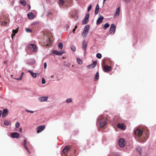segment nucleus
<instances>
[{"label":"nucleus","mask_w":156,"mask_h":156,"mask_svg":"<svg viewBox=\"0 0 156 156\" xmlns=\"http://www.w3.org/2000/svg\"><path fill=\"white\" fill-rule=\"evenodd\" d=\"M137 139L140 142H144L148 138V130L145 129L144 130L137 129L134 132Z\"/></svg>","instance_id":"nucleus-1"},{"label":"nucleus","mask_w":156,"mask_h":156,"mask_svg":"<svg viewBox=\"0 0 156 156\" xmlns=\"http://www.w3.org/2000/svg\"><path fill=\"white\" fill-rule=\"evenodd\" d=\"M100 126L101 127H103L107 123V120L105 117H100L99 118Z\"/></svg>","instance_id":"nucleus-2"},{"label":"nucleus","mask_w":156,"mask_h":156,"mask_svg":"<svg viewBox=\"0 0 156 156\" xmlns=\"http://www.w3.org/2000/svg\"><path fill=\"white\" fill-rule=\"evenodd\" d=\"M90 27L89 25H87L85 26L82 35L83 37L85 38L87 36L89 32Z\"/></svg>","instance_id":"nucleus-3"},{"label":"nucleus","mask_w":156,"mask_h":156,"mask_svg":"<svg viewBox=\"0 0 156 156\" xmlns=\"http://www.w3.org/2000/svg\"><path fill=\"white\" fill-rule=\"evenodd\" d=\"M28 48L30 50L33 52L36 51L37 50V46L34 44H29L28 45Z\"/></svg>","instance_id":"nucleus-4"},{"label":"nucleus","mask_w":156,"mask_h":156,"mask_svg":"<svg viewBox=\"0 0 156 156\" xmlns=\"http://www.w3.org/2000/svg\"><path fill=\"white\" fill-rule=\"evenodd\" d=\"M9 111L7 108L4 109L3 111H0V116L2 115V116L3 118H4L8 114Z\"/></svg>","instance_id":"nucleus-5"},{"label":"nucleus","mask_w":156,"mask_h":156,"mask_svg":"<svg viewBox=\"0 0 156 156\" xmlns=\"http://www.w3.org/2000/svg\"><path fill=\"white\" fill-rule=\"evenodd\" d=\"M119 144L121 147H123L126 144V142L123 138H121L119 140Z\"/></svg>","instance_id":"nucleus-6"},{"label":"nucleus","mask_w":156,"mask_h":156,"mask_svg":"<svg viewBox=\"0 0 156 156\" xmlns=\"http://www.w3.org/2000/svg\"><path fill=\"white\" fill-rule=\"evenodd\" d=\"M89 17V14H87L85 16V18L82 21V23L83 24H85L88 23V19Z\"/></svg>","instance_id":"nucleus-7"},{"label":"nucleus","mask_w":156,"mask_h":156,"mask_svg":"<svg viewBox=\"0 0 156 156\" xmlns=\"http://www.w3.org/2000/svg\"><path fill=\"white\" fill-rule=\"evenodd\" d=\"M45 128V126L44 125H41L38 126L36 129L37 133H39L43 131L44 129Z\"/></svg>","instance_id":"nucleus-8"},{"label":"nucleus","mask_w":156,"mask_h":156,"mask_svg":"<svg viewBox=\"0 0 156 156\" xmlns=\"http://www.w3.org/2000/svg\"><path fill=\"white\" fill-rule=\"evenodd\" d=\"M116 26L114 24H112L111 25L110 28V34H113L115 31Z\"/></svg>","instance_id":"nucleus-9"},{"label":"nucleus","mask_w":156,"mask_h":156,"mask_svg":"<svg viewBox=\"0 0 156 156\" xmlns=\"http://www.w3.org/2000/svg\"><path fill=\"white\" fill-rule=\"evenodd\" d=\"M104 69L105 72H107L112 71V69L110 66H105L104 67Z\"/></svg>","instance_id":"nucleus-10"},{"label":"nucleus","mask_w":156,"mask_h":156,"mask_svg":"<svg viewBox=\"0 0 156 156\" xmlns=\"http://www.w3.org/2000/svg\"><path fill=\"white\" fill-rule=\"evenodd\" d=\"M117 127L122 130H125L126 129V126L123 123H118Z\"/></svg>","instance_id":"nucleus-11"},{"label":"nucleus","mask_w":156,"mask_h":156,"mask_svg":"<svg viewBox=\"0 0 156 156\" xmlns=\"http://www.w3.org/2000/svg\"><path fill=\"white\" fill-rule=\"evenodd\" d=\"M20 136V134L14 132L11 133V136L12 138H17Z\"/></svg>","instance_id":"nucleus-12"},{"label":"nucleus","mask_w":156,"mask_h":156,"mask_svg":"<svg viewBox=\"0 0 156 156\" xmlns=\"http://www.w3.org/2000/svg\"><path fill=\"white\" fill-rule=\"evenodd\" d=\"M104 19V17L102 16H101L100 17H99L97 20V24L98 25L101 23L102 22Z\"/></svg>","instance_id":"nucleus-13"},{"label":"nucleus","mask_w":156,"mask_h":156,"mask_svg":"<svg viewBox=\"0 0 156 156\" xmlns=\"http://www.w3.org/2000/svg\"><path fill=\"white\" fill-rule=\"evenodd\" d=\"M54 54L57 55H61L65 53L64 51H58L54 50L53 51Z\"/></svg>","instance_id":"nucleus-14"},{"label":"nucleus","mask_w":156,"mask_h":156,"mask_svg":"<svg viewBox=\"0 0 156 156\" xmlns=\"http://www.w3.org/2000/svg\"><path fill=\"white\" fill-rule=\"evenodd\" d=\"M27 139H25L24 140V144H23L24 147L25 149L30 154V151H29L27 147Z\"/></svg>","instance_id":"nucleus-15"},{"label":"nucleus","mask_w":156,"mask_h":156,"mask_svg":"<svg viewBox=\"0 0 156 156\" xmlns=\"http://www.w3.org/2000/svg\"><path fill=\"white\" fill-rule=\"evenodd\" d=\"M120 12V7H119L118 8L116 9V11L115 12V13L114 15V17L115 16H119V13Z\"/></svg>","instance_id":"nucleus-16"},{"label":"nucleus","mask_w":156,"mask_h":156,"mask_svg":"<svg viewBox=\"0 0 156 156\" xmlns=\"http://www.w3.org/2000/svg\"><path fill=\"white\" fill-rule=\"evenodd\" d=\"M82 46L83 48L84 49V50H85L86 49L87 44L85 41H83Z\"/></svg>","instance_id":"nucleus-17"},{"label":"nucleus","mask_w":156,"mask_h":156,"mask_svg":"<svg viewBox=\"0 0 156 156\" xmlns=\"http://www.w3.org/2000/svg\"><path fill=\"white\" fill-rule=\"evenodd\" d=\"M48 98L47 97H40L38 98V100L41 102H43L46 101Z\"/></svg>","instance_id":"nucleus-18"},{"label":"nucleus","mask_w":156,"mask_h":156,"mask_svg":"<svg viewBox=\"0 0 156 156\" xmlns=\"http://www.w3.org/2000/svg\"><path fill=\"white\" fill-rule=\"evenodd\" d=\"M28 18L30 19H32L34 18V15L32 12H29L27 14Z\"/></svg>","instance_id":"nucleus-19"},{"label":"nucleus","mask_w":156,"mask_h":156,"mask_svg":"<svg viewBox=\"0 0 156 156\" xmlns=\"http://www.w3.org/2000/svg\"><path fill=\"white\" fill-rule=\"evenodd\" d=\"M70 149V147L69 146H66L65 147L62 151V152L63 153H65L67 151L69 150Z\"/></svg>","instance_id":"nucleus-20"},{"label":"nucleus","mask_w":156,"mask_h":156,"mask_svg":"<svg viewBox=\"0 0 156 156\" xmlns=\"http://www.w3.org/2000/svg\"><path fill=\"white\" fill-rule=\"evenodd\" d=\"M28 72L30 73L32 76L34 78H36L37 77L36 73H33V72L31 70L28 71Z\"/></svg>","instance_id":"nucleus-21"},{"label":"nucleus","mask_w":156,"mask_h":156,"mask_svg":"<svg viewBox=\"0 0 156 156\" xmlns=\"http://www.w3.org/2000/svg\"><path fill=\"white\" fill-rule=\"evenodd\" d=\"M18 30L17 29L16 30H12V33L11 34L12 38H13V37L15 36L16 33H17Z\"/></svg>","instance_id":"nucleus-22"},{"label":"nucleus","mask_w":156,"mask_h":156,"mask_svg":"<svg viewBox=\"0 0 156 156\" xmlns=\"http://www.w3.org/2000/svg\"><path fill=\"white\" fill-rule=\"evenodd\" d=\"M24 75V73L22 72L21 73V75H20V77L19 78L16 79L17 80H22L23 78V76Z\"/></svg>","instance_id":"nucleus-23"},{"label":"nucleus","mask_w":156,"mask_h":156,"mask_svg":"<svg viewBox=\"0 0 156 156\" xmlns=\"http://www.w3.org/2000/svg\"><path fill=\"white\" fill-rule=\"evenodd\" d=\"M10 123V122L9 120H5L4 121V124L6 126H9Z\"/></svg>","instance_id":"nucleus-24"},{"label":"nucleus","mask_w":156,"mask_h":156,"mask_svg":"<svg viewBox=\"0 0 156 156\" xmlns=\"http://www.w3.org/2000/svg\"><path fill=\"white\" fill-rule=\"evenodd\" d=\"M99 74L98 72L96 73L94 77V79L96 80H97L99 79Z\"/></svg>","instance_id":"nucleus-25"},{"label":"nucleus","mask_w":156,"mask_h":156,"mask_svg":"<svg viewBox=\"0 0 156 156\" xmlns=\"http://www.w3.org/2000/svg\"><path fill=\"white\" fill-rule=\"evenodd\" d=\"M20 3L21 4H22L23 6H25L26 4V2L24 0H22L20 1Z\"/></svg>","instance_id":"nucleus-26"},{"label":"nucleus","mask_w":156,"mask_h":156,"mask_svg":"<svg viewBox=\"0 0 156 156\" xmlns=\"http://www.w3.org/2000/svg\"><path fill=\"white\" fill-rule=\"evenodd\" d=\"M77 61L78 63L79 64H82L83 63L82 61L80 59V58H77Z\"/></svg>","instance_id":"nucleus-27"},{"label":"nucleus","mask_w":156,"mask_h":156,"mask_svg":"<svg viewBox=\"0 0 156 156\" xmlns=\"http://www.w3.org/2000/svg\"><path fill=\"white\" fill-rule=\"evenodd\" d=\"M110 26L109 24L107 23H105L104 26V28L105 30H106L107 28H108Z\"/></svg>","instance_id":"nucleus-28"},{"label":"nucleus","mask_w":156,"mask_h":156,"mask_svg":"<svg viewBox=\"0 0 156 156\" xmlns=\"http://www.w3.org/2000/svg\"><path fill=\"white\" fill-rule=\"evenodd\" d=\"M96 57L99 59H100L102 57V55L100 53H98L96 55Z\"/></svg>","instance_id":"nucleus-29"},{"label":"nucleus","mask_w":156,"mask_h":156,"mask_svg":"<svg viewBox=\"0 0 156 156\" xmlns=\"http://www.w3.org/2000/svg\"><path fill=\"white\" fill-rule=\"evenodd\" d=\"M58 47L59 48L61 49H62L63 48V44L62 43H60L58 44Z\"/></svg>","instance_id":"nucleus-30"},{"label":"nucleus","mask_w":156,"mask_h":156,"mask_svg":"<svg viewBox=\"0 0 156 156\" xmlns=\"http://www.w3.org/2000/svg\"><path fill=\"white\" fill-rule=\"evenodd\" d=\"M88 67L89 68H93L95 66H94V65L92 63L88 66Z\"/></svg>","instance_id":"nucleus-31"},{"label":"nucleus","mask_w":156,"mask_h":156,"mask_svg":"<svg viewBox=\"0 0 156 156\" xmlns=\"http://www.w3.org/2000/svg\"><path fill=\"white\" fill-rule=\"evenodd\" d=\"M26 31L27 32H32V30L28 28H27L26 29Z\"/></svg>","instance_id":"nucleus-32"},{"label":"nucleus","mask_w":156,"mask_h":156,"mask_svg":"<svg viewBox=\"0 0 156 156\" xmlns=\"http://www.w3.org/2000/svg\"><path fill=\"white\" fill-rule=\"evenodd\" d=\"M72 102V100L71 98L67 99L66 100V102L67 103H70Z\"/></svg>","instance_id":"nucleus-33"},{"label":"nucleus","mask_w":156,"mask_h":156,"mask_svg":"<svg viewBox=\"0 0 156 156\" xmlns=\"http://www.w3.org/2000/svg\"><path fill=\"white\" fill-rule=\"evenodd\" d=\"M20 126V123L18 122H16V124L15 126L17 128H18Z\"/></svg>","instance_id":"nucleus-34"},{"label":"nucleus","mask_w":156,"mask_h":156,"mask_svg":"<svg viewBox=\"0 0 156 156\" xmlns=\"http://www.w3.org/2000/svg\"><path fill=\"white\" fill-rule=\"evenodd\" d=\"M64 2L63 0H59V3L60 5H63Z\"/></svg>","instance_id":"nucleus-35"},{"label":"nucleus","mask_w":156,"mask_h":156,"mask_svg":"<svg viewBox=\"0 0 156 156\" xmlns=\"http://www.w3.org/2000/svg\"><path fill=\"white\" fill-rule=\"evenodd\" d=\"M71 49L73 51H76V48L74 46H72L71 47Z\"/></svg>","instance_id":"nucleus-36"},{"label":"nucleus","mask_w":156,"mask_h":156,"mask_svg":"<svg viewBox=\"0 0 156 156\" xmlns=\"http://www.w3.org/2000/svg\"><path fill=\"white\" fill-rule=\"evenodd\" d=\"M112 156H119V155L117 153H114L112 154Z\"/></svg>","instance_id":"nucleus-37"},{"label":"nucleus","mask_w":156,"mask_h":156,"mask_svg":"<svg viewBox=\"0 0 156 156\" xmlns=\"http://www.w3.org/2000/svg\"><path fill=\"white\" fill-rule=\"evenodd\" d=\"M73 17L74 18V19L76 20L78 18V15L77 14H76L75 15V16H73Z\"/></svg>","instance_id":"nucleus-38"},{"label":"nucleus","mask_w":156,"mask_h":156,"mask_svg":"<svg viewBox=\"0 0 156 156\" xmlns=\"http://www.w3.org/2000/svg\"><path fill=\"white\" fill-rule=\"evenodd\" d=\"M91 5H90L89 6L88 8V9H87L88 11V12L91 9Z\"/></svg>","instance_id":"nucleus-39"},{"label":"nucleus","mask_w":156,"mask_h":156,"mask_svg":"<svg viewBox=\"0 0 156 156\" xmlns=\"http://www.w3.org/2000/svg\"><path fill=\"white\" fill-rule=\"evenodd\" d=\"M7 23V22L4 21V22H2V25L3 26H5V25H6Z\"/></svg>","instance_id":"nucleus-40"},{"label":"nucleus","mask_w":156,"mask_h":156,"mask_svg":"<svg viewBox=\"0 0 156 156\" xmlns=\"http://www.w3.org/2000/svg\"><path fill=\"white\" fill-rule=\"evenodd\" d=\"M92 64L94 65V66H95L97 64V62L96 61H94L92 63Z\"/></svg>","instance_id":"nucleus-41"},{"label":"nucleus","mask_w":156,"mask_h":156,"mask_svg":"<svg viewBox=\"0 0 156 156\" xmlns=\"http://www.w3.org/2000/svg\"><path fill=\"white\" fill-rule=\"evenodd\" d=\"M42 83L43 84H44L45 83V81L44 78H43L42 81Z\"/></svg>","instance_id":"nucleus-42"},{"label":"nucleus","mask_w":156,"mask_h":156,"mask_svg":"<svg viewBox=\"0 0 156 156\" xmlns=\"http://www.w3.org/2000/svg\"><path fill=\"white\" fill-rule=\"evenodd\" d=\"M52 14H53V12H48V13L47 14V16H48L49 15Z\"/></svg>","instance_id":"nucleus-43"},{"label":"nucleus","mask_w":156,"mask_h":156,"mask_svg":"<svg viewBox=\"0 0 156 156\" xmlns=\"http://www.w3.org/2000/svg\"><path fill=\"white\" fill-rule=\"evenodd\" d=\"M99 10H98V9H95V14L96 15L98 13V12H99Z\"/></svg>","instance_id":"nucleus-44"},{"label":"nucleus","mask_w":156,"mask_h":156,"mask_svg":"<svg viewBox=\"0 0 156 156\" xmlns=\"http://www.w3.org/2000/svg\"><path fill=\"white\" fill-rule=\"evenodd\" d=\"M99 5L98 4H97L96 6L95 9L99 10Z\"/></svg>","instance_id":"nucleus-45"},{"label":"nucleus","mask_w":156,"mask_h":156,"mask_svg":"<svg viewBox=\"0 0 156 156\" xmlns=\"http://www.w3.org/2000/svg\"><path fill=\"white\" fill-rule=\"evenodd\" d=\"M124 2L126 3H128L130 2L131 0H123Z\"/></svg>","instance_id":"nucleus-46"},{"label":"nucleus","mask_w":156,"mask_h":156,"mask_svg":"<svg viewBox=\"0 0 156 156\" xmlns=\"http://www.w3.org/2000/svg\"><path fill=\"white\" fill-rule=\"evenodd\" d=\"M44 69H45L47 67V63L46 62H45L44 64Z\"/></svg>","instance_id":"nucleus-47"},{"label":"nucleus","mask_w":156,"mask_h":156,"mask_svg":"<svg viewBox=\"0 0 156 156\" xmlns=\"http://www.w3.org/2000/svg\"><path fill=\"white\" fill-rule=\"evenodd\" d=\"M22 128H20V129H19V131H20V132L21 133L22 132Z\"/></svg>","instance_id":"nucleus-48"},{"label":"nucleus","mask_w":156,"mask_h":156,"mask_svg":"<svg viewBox=\"0 0 156 156\" xmlns=\"http://www.w3.org/2000/svg\"><path fill=\"white\" fill-rule=\"evenodd\" d=\"M76 29L75 28H74V29L73 30V33H75V30H76Z\"/></svg>","instance_id":"nucleus-49"},{"label":"nucleus","mask_w":156,"mask_h":156,"mask_svg":"<svg viewBox=\"0 0 156 156\" xmlns=\"http://www.w3.org/2000/svg\"><path fill=\"white\" fill-rule=\"evenodd\" d=\"M30 112L31 113H33L34 112V111H30Z\"/></svg>","instance_id":"nucleus-50"},{"label":"nucleus","mask_w":156,"mask_h":156,"mask_svg":"<svg viewBox=\"0 0 156 156\" xmlns=\"http://www.w3.org/2000/svg\"><path fill=\"white\" fill-rule=\"evenodd\" d=\"M26 111L27 112H30V111H29L28 110H26Z\"/></svg>","instance_id":"nucleus-51"},{"label":"nucleus","mask_w":156,"mask_h":156,"mask_svg":"<svg viewBox=\"0 0 156 156\" xmlns=\"http://www.w3.org/2000/svg\"><path fill=\"white\" fill-rule=\"evenodd\" d=\"M77 25H76V26H75V28L76 29V28H77Z\"/></svg>","instance_id":"nucleus-52"},{"label":"nucleus","mask_w":156,"mask_h":156,"mask_svg":"<svg viewBox=\"0 0 156 156\" xmlns=\"http://www.w3.org/2000/svg\"><path fill=\"white\" fill-rule=\"evenodd\" d=\"M51 77L52 78H54V76H51Z\"/></svg>","instance_id":"nucleus-53"},{"label":"nucleus","mask_w":156,"mask_h":156,"mask_svg":"<svg viewBox=\"0 0 156 156\" xmlns=\"http://www.w3.org/2000/svg\"><path fill=\"white\" fill-rule=\"evenodd\" d=\"M106 0H103V3H104Z\"/></svg>","instance_id":"nucleus-54"},{"label":"nucleus","mask_w":156,"mask_h":156,"mask_svg":"<svg viewBox=\"0 0 156 156\" xmlns=\"http://www.w3.org/2000/svg\"><path fill=\"white\" fill-rule=\"evenodd\" d=\"M30 8V6H29V8Z\"/></svg>","instance_id":"nucleus-55"},{"label":"nucleus","mask_w":156,"mask_h":156,"mask_svg":"<svg viewBox=\"0 0 156 156\" xmlns=\"http://www.w3.org/2000/svg\"><path fill=\"white\" fill-rule=\"evenodd\" d=\"M30 8V6H29V8Z\"/></svg>","instance_id":"nucleus-56"}]
</instances>
